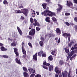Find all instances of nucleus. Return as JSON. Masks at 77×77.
<instances>
[{
  "label": "nucleus",
  "instance_id": "obj_1",
  "mask_svg": "<svg viewBox=\"0 0 77 77\" xmlns=\"http://www.w3.org/2000/svg\"><path fill=\"white\" fill-rule=\"evenodd\" d=\"M49 8L48 7H47L46 9L47 10L44 11L43 12H42V15L44 14L45 16H47V15H49L51 17H53V15H55L56 14L54 13L51 12L49 10H48Z\"/></svg>",
  "mask_w": 77,
  "mask_h": 77
},
{
  "label": "nucleus",
  "instance_id": "obj_2",
  "mask_svg": "<svg viewBox=\"0 0 77 77\" xmlns=\"http://www.w3.org/2000/svg\"><path fill=\"white\" fill-rule=\"evenodd\" d=\"M55 71L56 73H57L58 74L59 77H62L61 71H59V69L58 67H57L55 68Z\"/></svg>",
  "mask_w": 77,
  "mask_h": 77
},
{
  "label": "nucleus",
  "instance_id": "obj_3",
  "mask_svg": "<svg viewBox=\"0 0 77 77\" xmlns=\"http://www.w3.org/2000/svg\"><path fill=\"white\" fill-rule=\"evenodd\" d=\"M63 36L64 37H65L66 38H67L68 37V39L69 41H70V37H71V35L69 33H64L63 34Z\"/></svg>",
  "mask_w": 77,
  "mask_h": 77
},
{
  "label": "nucleus",
  "instance_id": "obj_4",
  "mask_svg": "<svg viewBox=\"0 0 77 77\" xmlns=\"http://www.w3.org/2000/svg\"><path fill=\"white\" fill-rule=\"evenodd\" d=\"M22 13H23L24 15H25V16H27V12L28 11V9L26 8H23L21 9Z\"/></svg>",
  "mask_w": 77,
  "mask_h": 77
},
{
  "label": "nucleus",
  "instance_id": "obj_5",
  "mask_svg": "<svg viewBox=\"0 0 77 77\" xmlns=\"http://www.w3.org/2000/svg\"><path fill=\"white\" fill-rule=\"evenodd\" d=\"M58 6L59 8L57 9V12H60L61 10L62 9V8H63V6L61 5L60 4H58Z\"/></svg>",
  "mask_w": 77,
  "mask_h": 77
},
{
  "label": "nucleus",
  "instance_id": "obj_6",
  "mask_svg": "<svg viewBox=\"0 0 77 77\" xmlns=\"http://www.w3.org/2000/svg\"><path fill=\"white\" fill-rule=\"evenodd\" d=\"M35 29H32L31 31H30L29 32V35H35Z\"/></svg>",
  "mask_w": 77,
  "mask_h": 77
},
{
  "label": "nucleus",
  "instance_id": "obj_7",
  "mask_svg": "<svg viewBox=\"0 0 77 77\" xmlns=\"http://www.w3.org/2000/svg\"><path fill=\"white\" fill-rule=\"evenodd\" d=\"M14 51L15 54H16V56H18V50L16 48H14Z\"/></svg>",
  "mask_w": 77,
  "mask_h": 77
},
{
  "label": "nucleus",
  "instance_id": "obj_8",
  "mask_svg": "<svg viewBox=\"0 0 77 77\" xmlns=\"http://www.w3.org/2000/svg\"><path fill=\"white\" fill-rule=\"evenodd\" d=\"M17 28L20 35H21V36L23 33L22 31H21V29H20V28H19V27H18V26H17Z\"/></svg>",
  "mask_w": 77,
  "mask_h": 77
},
{
  "label": "nucleus",
  "instance_id": "obj_9",
  "mask_svg": "<svg viewBox=\"0 0 77 77\" xmlns=\"http://www.w3.org/2000/svg\"><path fill=\"white\" fill-rule=\"evenodd\" d=\"M34 21L35 22V23H33L34 26H39V24L37 22L36 20L34 19Z\"/></svg>",
  "mask_w": 77,
  "mask_h": 77
},
{
  "label": "nucleus",
  "instance_id": "obj_10",
  "mask_svg": "<svg viewBox=\"0 0 77 77\" xmlns=\"http://www.w3.org/2000/svg\"><path fill=\"white\" fill-rule=\"evenodd\" d=\"M28 70L29 72H30V71H32V72L33 73H35V70L33 69H32V68H29L28 69Z\"/></svg>",
  "mask_w": 77,
  "mask_h": 77
},
{
  "label": "nucleus",
  "instance_id": "obj_11",
  "mask_svg": "<svg viewBox=\"0 0 77 77\" xmlns=\"http://www.w3.org/2000/svg\"><path fill=\"white\" fill-rule=\"evenodd\" d=\"M16 62H17V63H18V64H19V65H21V63L20 62V60H19V59L16 58L15 60Z\"/></svg>",
  "mask_w": 77,
  "mask_h": 77
},
{
  "label": "nucleus",
  "instance_id": "obj_12",
  "mask_svg": "<svg viewBox=\"0 0 77 77\" xmlns=\"http://www.w3.org/2000/svg\"><path fill=\"white\" fill-rule=\"evenodd\" d=\"M37 55H38V53H36L35 55L33 56V59L35 60H37Z\"/></svg>",
  "mask_w": 77,
  "mask_h": 77
},
{
  "label": "nucleus",
  "instance_id": "obj_13",
  "mask_svg": "<svg viewBox=\"0 0 77 77\" xmlns=\"http://www.w3.org/2000/svg\"><path fill=\"white\" fill-rule=\"evenodd\" d=\"M67 5L68 6H70L72 5V3L71 2H68V1H67Z\"/></svg>",
  "mask_w": 77,
  "mask_h": 77
},
{
  "label": "nucleus",
  "instance_id": "obj_14",
  "mask_svg": "<svg viewBox=\"0 0 77 77\" xmlns=\"http://www.w3.org/2000/svg\"><path fill=\"white\" fill-rule=\"evenodd\" d=\"M75 49H77V44H75L74 45V48L72 47L71 48V49L72 50H74Z\"/></svg>",
  "mask_w": 77,
  "mask_h": 77
},
{
  "label": "nucleus",
  "instance_id": "obj_15",
  "mask_svg": "<svg viewBox=\"0 0 77 77\" xmlns=\"http://www.w3.org/2000/svg\"><path fill=\"white\" fill-rule=\"evenodd\" d=\"M22 52H23V54H25V55L26 54V51L25 50V49H24V48H23V46H22Z\"/></svg>",
  "mask_w": 77,
  "mask_h": 77
},
{
  "label": "nucleus",
  "instance_id": "obj_16",
  "mask_svg": "<svg viewBox=\"0 0 77 77\" xmlns=\"http://www.w3.org/2000/svg\"><path fill=\"white\" fill-rule=\"evenodd\" d=\"M56 31L57 32V33H59V35L60 34V29L59 28H57L56 30Z\"/></svg>",
  "mask_w": 77,
  "mask_h": 77
},
{
  "label": "nucleus",
  "instance_id": "obj_17",
  "mask_svg": "<svg viewBox=\"0 0 77 77\" xmlns=\"http://www.w3.org/2000/svg\"><path fill=\"white\" fill-rule=\"evenodd\" d=\"M15 12L16 14H20L22 13V11L20 10H15Z\"/></svg>",
  "mask_w": 77,
  "mask_h": 77
},
{
  "label": "nucleus",
  "instance_id": "obj_18",
  "mask_svg": "<svg viewBox=\"0 0 77 77\" xmlns=\"http://www.w3.org/2000/svg\"><path fill=\"white\" fill-rule=\"evenodd\" d=\"M42 6L44 9H46V8H47V4H42Z\"/></svg>",
  "mask_w": 77,
  "mask_h": 77
},
{
  "label": "nucleus",
  "instance_id": "obj_19",
  "mask_svg": "<svg viewBox=\"0 0 77 77\" xmlns=\"http://www.w3.org/2000/svg\"><path fill=\"white\" fill-rule=\"evenodd\" d=\"M53 68V66L51 65V66L49 67V70L50 71H51V69L52 70Z\"/></svg>",
  "mask_w": 77,
  "mask_h": 77
},
{
  "label": "nucleus",
  "instance_id": "obj_20",
  "mask_svg": "<svg viewBox=\"0 0 77 77\" xmlns=\"http://www.w3.org/2000/svg\"><path fill=\"white\" fill-rule=\"evenodd\" d=\"M35 12L34 10L32 11V17H35Z\"/></svg>",
  "mask_w": 77,
  "mask_h": 77
},
{
  "label": "nucleus",
  "instance_id": "obj_21",
  "mask_svg": "<svg viewBox=\"0 0 77 77\" xmlns=\"http://www.w3.org/2000/svg\"><path fill=\"white\" fill-rule=\"evenodd\" d=\"M2 51H6L7 49L5 48V47L3 46L1 47Z\"/></svg>",
  "mask_w": 77,
  "mask_h": 77
},
{
  "label": "nucleus",
  "instance_id": "obj_22",
  "mask_svg": "<svg viewBox=\"0 0 77 77\" xmlns=\"http://www.w3.org/2000/svg\"><path fill=\"white\" fill-rule=\"evenodd\" d=\"M48 60L51 61L53 60V57L51 55H50L48 57Z\"/></svg>",
  "mask_w": 77,
  "mask_h": 77
},
{
  "label": "nucleus",
  "instance_id": "obj_23",
  "mask_svg": "<svg viewBox=\"0 0 77 77\" xmlns=\"http://www.w3.org/2000/svg\"><path fill=\"white\" fill-rule=\"evenodd\" d=\"M45 21L48 23H49L50 22V17H47L45 19Z\"/></svg>",
  "mask_w": 77,
  "mask_h": 77
},
{
  "label": "nucleus",
  "instance_id": "obj_24",
  "mask_svg": "<svg viewBox=\"0 0 77 77\" xmlns=\"http://www.w3.org/2000/svg\"><path fill=\"white\" fill-rule=\"evenodd\" d=\"M11 46H13V47H15L17 45V44H16V43L15 42H13L11 44Z\"/></svg>",
  "mask_w": 77,
  "mask_h": 77
},
{
  "label": "nucleus",
  "instance_id": "obj_25",
  "mask_svg": "<svg viewBox=\"0 0 77 77\" xmlns=\"http://www.w3.org/2000/svg\"><path fill=\"white\" fill-rule=\"evenodd\" d=\"M43 53V51H41L40 52H39L38 53V56L41 57V54H42Z\"/></svg>",
  "mask_w": 77,
  "mask_h": 77
},
{
  "label": "nucleus",
  "instance_id": "obj_26",
  "mask_svg": "<svg viewBox=\"0 0 77 77\" xmlns=\"http://www.w3.org/2000/svg\"><path fill=\"white\" fill-rule=\"evenodd\" d=\"M64 50L65 52H66V53L68 54H69V53H69V49H67L66 48H65Z\"/></svg>",
  "mask_w": 77,
  "mask_h": 77
},
{
  "label": "nucleus",
  "instance_id": "obj_27",
  "mask_svg": "<svg viewBox=\"0 0 77 77\" xmlns=\"http://www.w3.org/2000/svg\"><path fill=\"white\" fill-rule=\"evenodd\" d=\"M39 44L40 45V46L42 47V45H43V44H44V43L42 41H41L40 42Z\"/></svg>",
  "mask_w": 77,
  "mask_h": 77
},
{
  "label": "nucleus",
  "instance_id": "obj_28",
  "mask_svg": "<svg viewBox=\"0 0 77 77\" xmlns=\"http://www.w3.org/2000/svg\"><path fill=\"white\" fill-rule=\"evenodd\" d=\"M27 75H28V73L26 72H23V75L24 77H27Z\"/></svg>",
  "mask_w": 77,
  "mask_h": 77
},
{
  "label": "nucleus",
  "instance_id": "obj_29",
  "mask_svg": "<svg viewBox=\"0 0 77 77\" xmlns=\"http://www.w3.org/2000/svg\"><path fill=\"white\" fill-rule=\"evenodd\" d=\"M60 65H63V64L64 63V62L63 61L61 60L60 61Z\"/></svg>",
  "mask_w": 77,
  "mask_h": 77
},
{
  "label": "nucleus",
  "instance_id": "obj_30",
  "mask_svg": "<svg viewBox=\"0 0 77 77\" xmlns=\"http://www.w3.org/2000/svg\"><path fill=\"white\" fill-rule=\"evenodd\" d=\"M63 73L64 74V75H66V76L68 74V72L66 71H65L64 73Z\"/></svg>",
  "mask_w": 77,
  "mask_h": 77
},
{
  "label": "nucleus",
  "instance_id": "obj_31",
  "mask_svg": "<svg viewBox=\"0 0 77 77\" xmlns=\"http://www.w3.org/2000/svg\"><path fill=\"white\" fill-rule=\"evenodd\" d=\"M56 52V50H54V51H53L52 52H51V53L53 55H54V53Z\"/></svg>",
  "mask_w": 77,
  "mask_h": 77
},
{
  "label": "nucleus",
  "instance_id": "obj_32",
  "mask_svg": "<svg viewBox=\"0 0 77 77\" xmlns=\"http://www.w3.org/2000/svg\"><path fill=\"white\" fill-rule=\"evenodd\" d=\"M3 3H4V5H8V2L6 0H5L3 2Z\"/></svg>",
  "mask_w": 77,
  "mask_h": 77
},
{
  "label": "nucleus",
  "instance_id": "obj_33",
  "mask_svg": "<svg viewBox=\"0 0 77 77\" xmlns=\"http://www.w3.org/2000/svg\"><path fill=\"white\" fill-rule=\"evenodd\" d=\"M2 57L4 58H8L9 57L8 56L6 55H3Z\"/></svg>",
  "mask_w": 77,
  "mask_h": 77
},
{
  "label": "nucleus",
  "instance_id": "obj_34",
  "mask_svg": "<svg viewBox=\"0 0 77 77\" xmlns=\"http://www.w3.org/2000/svg\"><path fill=\"white\" fill-rule=\"evenodd\" d=\"M23 71H27V68L25 67H23Z\"/></svg>",
  "mask_w": 77,
  "mask_h": 77
},
{
  "label": "nucleus",
  "instance_id": "obj_35",
  "mask_svg": "<svg viewBox=\"0 0 77 77\" xmlns=\"http://www.w3.org/2000/svg\"><path fill=\"white\" fill-rule=\"evenodd\" d=\"M43 68H44V69H48V67H47V66H45V65L43 66Z\"/></svg>",
  "mask_w": 77,
  "mask_h": 77
},
{
  "label": "nucleus",
  "instance_id": "obj_36",
  "mask_svg": "<svg viewBox=\"0 0 77 77\" xmlns=\"http://www.w3.org/2000/svg\"><path fill=\"white\" fill-rule=\"evenodd\" d=\"M30 22L31 23H33V19L31 17L30 19Z\"/></svg>",
  "mask_w": 77,
  "mask_h": 77
},
{
  "label": "nucleus",
  "instance_id": "obj_37",
  "mask_svg": "<svg viewBox=\"0 0 77 77\" xmlns=\"http://www.w3.org/2000/svg\"><path fill=\"white\" fill-rule=\"evenodd\" d=\"M52 19L53 21H56V19L55 17H52Z\"/></svg>",
  "mask_w": 77,
  "mask_h": 77
},
{
  "label": "nucleus",
  "instance_id": "obj_38",
  "mask_svg": "<svg viewBox=\"0 0 77 77\" xmlns=\"http://www.w3.org/2000/svg\"><path fill=\"white\" fill-rule=\"evenodd\" d=\"M28 45L31 48H32V45L31 43H30V42H29L28 43Z\"/></svg>",
  "mask_w": 77,
  "mask_h": 77
},
{
  "label": "nucleus",
  "instance_id": "obj_39",
  "mask_svg": "<svg viewBox=\"0 0 77 77\" xmlns=\"http://www.w3.org/2000/svg\"><path fill=\"white\" fill-rule=\"evenodd\" d=\"M70 74H71V71L69 70L68 73V77H71Z\"/></svg>",
  "mask_w": 77,
  "mask_h": 77
},
{
  "label": "nucleus",
  "instance_id": "obj_40",
  "mask_svg": "<svg viewBox=\"0 0 77 77\" xmlns=\"http://www.w3.org/2000/svg\"><path fill=\"white\" fill-rule=\"evenodd\" d=\"M35 73H32L30 77H35Z\"/></svg>",
  "mask_w": 77,
  "mask_h": 77
},
{
  "label": "nucleus",
  "instance_id": "obj_41",
  "mask_svg": "<svg viewBox=\"0 0 77 77\" xmlns=\"http://www.w3.org/2000/svg\"><path fill=\"white\" fill-rule=\"evenodd\" d=\"M49 37H51V36H55V34L49 35Z\"/></svg>",
  "mask_w": 77,
  "mask_h": 77
},
{
  "label": "nucleus",
  "instance_id": "obj_42",
  "mask_svg": "<svg viewBox=\"0 0 77 77\" xmlns=\"http://www.w3.org/2000/svg\"><path fill=\"white\" fill-rule=\"evenodd\" d=\"M65 15L66 16H68V15H70V14L69 13H65Z\"/></svg>",
  "mask_w": 77,
  "mask_h": 77
},
{
  "label": "nucleus",
  "instance_id": "obj_43",
  "mask_svg": "<svg viewBox=\"0 0 77 77\" xmlns=\"http://www.w3.org/2000/svg\"><path fill=\"white\" fill-rule=\"evenodd\" d=\"M72 43H73V42H70V43L69 44V47H71V46Z\"/></svg>",
  "mask_w": 77,
  "mask_h": 77
},
{
  "label": "nucleus",
  "instance_id": "obj_44",
  "mask_svg": "<svg viewBox=\"0 0 77 77\" xmlns=\"http://www.w3.org/2000/svg\"><path fill=\"white\" fill-rule=\"evenodd\" d=\"M36 29L37 31H39L40 30V28L38 27H36Z\"/></svg>",
  "mask_w": 77,
  "mask_h": 77
},
{
  "label": "nucleus",
  "instance_id": "obj_45",
  "mask_svg": "<svg viewBox=\"0 0 77 77\" xmlns=\"http://www.w3.org/2000/svg\"><path fill=\"white\" fill-rule=\"evenodd\" d=\"M19 8L21 9V8H23V7L22 5L21 4L20 6H19Z\"/></svg>",
  "mask_w": 77,
  "mask_h": 77
},
{
  "label": "nucleus",
  "instance_id": "obj_46",
  "mask_svg": "<svg viewBox=\"0 0 77 77\" xmlns=\"http://www.w3.org/2000/svg\"><path fill=\"white\" fill-rule=\"evenodd\" d=\"M42 57H45L46 55L45 54H43L42 55Z\"/></svg>",
  "mask_w": 77,
  "mask_h": 77
},
{
  "label": "nucleus",
  "instance_id": "obj_47",
  "mask_svg": "<svg viewBox=\"0 0 77 77\" xmlns=\"http://www.w3.org/2000/svg\"><path fill=\"white\" fill-rule=\"evenodd\" d=\"M65 24H66V25H67V26H69L70 24L68 22H65Z\"/></svg>",
  "mask_w": 77,
  "mask_h": 77
},
{
  "label": "nucleus",
  "instance_id": "obj_48",
  "mask_svg": "<svg viewBox=\"0 0 77 77\" xmlns=\"http://www.w3.org/2000/svg\"><path fill=\"white\" fill-rule=\"evenodd\" d=\"M46 64H47V63H46V61H44L43 63V65H46Z\"/></svg>",
  "mask_w": 77,
  "mask_h": 77
},
{
  "label": "nucleus",
  "instance_id": "obj_49",
  "mask_svg": "<svg viewBox=\"0 0 77 77\" xmlns=\"http://www.w3.org/2000/svg\"><path fill=\"white\" fill-rule=\"evenodd\" d=\"M50 65V64L49 63H46V66H49Z\"/></svg>",
  "mask_w": 77,
  "mask_h": 77
},
{
  "label": "nucleus",
  "instance_id": "obj_50",
  "mask_svg": "<svg viewBox=\"0 0 77 77\" xmlns=\"http://www.w3.org/2000/svg\"><path fill=\"white\" fill-rule=\"evenodd\" d=\"M74 20L75 21H76V22H77V17H75L74 18Z\"/></svg>",
  "mask_w": 77,
  "mask_h": 77
},
{
  "label": "nucleus",
  "instance_id": "obj_51",
  "mask_svg": "<svg viewBox=\"0 0 77 77\" xmlns=\"http://www.w3.org/2000/svg\"><path fill=\"white\" fill-rule=\"evenodd\" d=\"M73 1L75 3H76V4H77V0H73Z\"/></svg>",
  "mask_w": 77,
  "mask_h": 77
},
{
  "label": "nucleus",
  "instance_id": "obj_52",
  "mask_svg": "<svg viewBox=\"0 0 77 77\" xmlns=\"http://www.w3.org/2000/svg\"><path fill=\"white\" fill-rule=\"evenodd\" d=\"M0 46H1V47H3V44L0 43Z\"/></svg>",
  "mask_w": 77,
  "mask_h": 77
},
{
  "label": "nucleus",
  "instance_id": "obj_53",
  "mask_svg": "<svg viewBox=\"0 0 77 77\" xmlns=\"http://www.w3.org/2000/svg\"><path fill=\"white\" fill-rule=\"evenodd\" d=\"M24 42H23L22 43V47H23V48H24V47H23V45H24Z\"/></svg>",
  "mask_w": 77,
  "mask_h": 77
},
{
  "label": "nucleus",
  "instance_id": "obj_54",
  "mask_svg": "<svg viewBox=\"0 0 77 77\" xmlns=\"http://www.w3.org/2000/svg\"><path fill=\"white\" fill-rule=\"evenodd\" d=\"M62 74H63V77H67L65 75H64V74H63V73L62 72Z\"/></svg>",
  "mask_w": 77,
  "mask_h": 77
},
{
  "label": "nucleus",
  "instance_id": "obj_55",
  "mask_svg": "<svg viewBox=\"0 0 77 77\" xmlns=\"http://www.w3.org/2000/svg\"><path fill=\"white\" fill-rule=\"evenodd\" d=\"M28 38H29L30 39H32V37L30 36H28Z\"/></svg>",
  "mask_w": 77,
  "mask_h": 77
},
{
  "label": "nucleus",
  "instance_id": "obj_56",
  "mask_svg": "<svg viewBox=\"0 0 77 77\" xmlns=\"http://www.w3.org/2000/svg\"><path fill=\"white\" fill-rule=\"evenodd\" d=\"M41 39L42 40V41L43 42L44 41V38H42V37L41 38Z\"/></svg>",
  "mask_w": 77,
  "mask_h": 77
},
{
  "label": "nucleus",
  "instance_id": "obj_57",
  "mask_svg": "<svg viewBox=\"0 0 77 77\" xmlns=\"http://www.w3.org/2000/svg\"><path fill=\"white\" fill-rule=\"evenodd\" d=\"M60 38H59V39H58V40L57 41L58 43H60Z\"/></svg>",
  "mask_w": 77,
  "mask_h": 77
},
{
  "label": "nucleus",
  "instance_id": "obj_58",
  "mask_svg": "<svg viewBox=\"0 0 77 77\" xmlns=\"http://www.w3.org/2000/svg\"><path fill=\"white\" fill-rule=\"evenodd\" d=\"M36 14L38 15H39V12L37 11Z\"/></svg>",
  "mask_w": 77,
  "mask_h": 77
},
{
  "label": "nucleus",
  "instance_id": "obj_59",
  "mask_svg": "<svg viewBox=\"0 0 77 77\" xmlns=\"http://www.w3.org/2000/svg\"><path fill=\"white\" fill-rule=\"evenodd\" d=\"M75 28L76 30H77V26L76 25L75 26Z\"/></svg>",
  "mask_w": 77,
  "mask_h": 77
},
{
  "label": "nucleus",
  "instance_id": "obj_60",
  "mask_svg": "<svg viewBox=\"0 0 77 77\" xmlns=\"http://www.w3.org/2000/svg\"><path fill=\"white\" fill-rule=\"evenodd\" d=\"M55 40H56V41L57 42V40H58V38H55Z\"/></svg>",
  "mask_w": 77,
  "mask_h": 77
},
{
  "label": "nucleus",
  "instance_id": "obj_61",
  "mask_svg": "<svg viewBox=\"0 0 77 77\" xmlns=\"http://www.w3.org/2000/svg\"><path fill=\"white\" fill-rule=\"evenodd\" d=\"M24 17H23L21 16V19H22V20H24Z\"/></svg>",
  "mask_w": 77,
  "mask_h": 77
},
{
  "label": "nucleus",
  "instance_id": "obj_62",
  "mask_svg": "<svg viewBox=\"0 0 77 77\" xmlns=\"http://www.w3.org/2000/svg\"><path fill=\"white\" fill-rule=\"evenodd\" d=\"M55 77H58V75L57 74L55 75Z\"/></svg>",
  "mask_w": 77,
  "mask_h": 77
},
{
  "label": "nucleus",
  "instance_id": "obj_63",
  "mask_svg": "<svg viewBox=\"0 0 77 77\" xmlns=\"http://www.w3.org/2000/svg\"><path fill=\"white\" fill-rule=\"evenodd\" d=\"M67 60H69V57H67Z\"/></svg>",
  "mask_w": 77,
  "mask_h": 77
},
{
  "label": "nucleus",
  "instance_id": "obj_64",
  "mask_svg": "<svg viewBox=\"0 0 77 77\" xmlns=\"http://www.w3.org/2000/svg\"><path fill=\"white\" fill-rule=\"evenodd\" d=\"M46 1L48 2H49L50 1V0H46Z\"/></svg>",
  "mask_w": 77,
  "mask_h": 77
}]
</instances>
